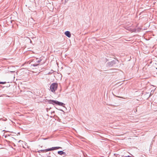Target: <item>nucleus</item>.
Here are the masks:
<instances>
[{"label": "nucleus", "instance_id": "2", "mask_svg": "<svg viewBox=\"0 0 157 157\" xmlns=\"http://www.w3.org/2000/svg\"><path fill=\"white\" fill-rule=\"evenodd\" d=\"M61 148L60 147H53L47 149L45 150H42L40 151L43 152H45L48 151H50L54 150H56V149H59V148Z\"/></svg>", "mask_w": 157, "mask_h": 157}, {"label": "nucleus", "instance_id": "1", "mask_svg": "<svg viewBox=\"0 0 157 157\" xmlns=\"http://www.w3.org/2000/svg\"><path fill=\"white\" fill-rule=\"evenodd\" d=\"M58 87V84L56 83H52L50 87V89L52 92H54L57 90Z\"/></svg>", "mask_w": 157, "mask_h": 157}, {"label": "nucleus", "instance_id": "5", "mask_svg": "<svg viewBox=\"0 0 157 157\" xmlns=\"http://www.w3.org/2000/svg\"><path fill=\"white\" fill-rule=\"evenodd\" d=\"M58 153L60 155H62L65 154V152L62 151H59L58 152Z\"/></svg>", "mask_w": 157, "mask_h": 157}, {"label": "nucleus", "instance_id": "4", "mask_svg": "<svg viewBox=\"0 0 157 157\" xmlns=\"http://www.w3.org/2000/svg\"><path fill=\"white\" fill-rule=\"evenodd\" d=\"M65 34L68 37L70 38L71 37V34L70 32L69 31H66L65 32Z\"/></svg>", "mask_w": 157, "mask_h": 157}, {"label": "nucleus", "instance_id": "11", "mask_svg": "<svg viewBox=\"0 0 157 157\" xmlns=\"http://www.w3.org/2000/svg\"><path fill=\"white\" fill-rule=\"evenodd\" d=\"M152 90L151 91V94L152 93Z\"/></svg>", "mask_w": 157, "mask_h": 157}, {"label": "nucleus", "instance_id": "13", "mask_svg": "<svg viewBox=\"0 0 157 157\" xmlns=\"http://www.w3.org/2000/svg\"><path fill=\"white\" fill-rule=\"evenodd\" d=\"M124 157H127V156H124Z\"/></svg>", "mask_w": 157, "mask_h": 157}, {"label": "nucleus", "instance_id": "8", "mask_svg": "<svg viewBox=\"0 0 157 157\" xmlns=\"http://www.w3.org/2000/svg\"><path fill=\"white\" fill-rule=\"evenodd\" d=\"M21 142H23L24 143V144H25V142H23V141L21 140H20L18 141V143H20Z\"/></svg>", "mask_w": 157, "mask_h": 157}, {"label": "nucleus", "instance_id": "10", "mask_svg": "<svg viewBox=\"0 0 157 157\" xmlns=\"http://www.w3.org/2000/svg\"><path fill=\"white\" fill-rule=\"evenodd\" d=\"M41 60H39L37 61V62H38V63H39V62H40Z\"/></svg>", "mask_w": 157, "mask_h": 157}, {"label": "nucleus", "instance_id": "14", "mask_svg": "<svg viewBox=\"0 0 157 157\" xmlns=\"http://www.w3.org/2000/svg\"><path fill=\"white\" fill-rule=\"evenodd\" d=\"M156 69H157V67H156Z\"/></svg>", "mask_w": 157, "mask_h": 157}, {"label": "nucleus", "instance_id": "12", "mask_svg": "<svg viewBox=\"0 0 157 157\" xmlns=\"http://www.w3.org/2000/svg\"><path fill=\"white\" fill-rule=\"evenodd\" d=\"M30 43H32V41L31 40H30Z\"/></svg>", "mask_w": 157, "mask_h": 157}, {"label": "nucleus", "instance_id": "3", "mask_svg": "<svg viewBox=\"0 0 157 157\" xmlns=\"http://www.w3.org/2000/svg\"><path fill=\"white\" fill-rule=\"evenodd\" d=\"M49 102L50 104H52L54 105V103L56 104L59 105L61 106H63L64 104L63 103L61 102H59L57 101L50 100L49 101Z\"/></svg>", "mask_w": 157, "mask_h": 157}, {"label": "nucleus", "instance_id": "6", "mask_svg": "<svg viewBox=\"0 0 157 157\" xmlns=\"http://www.w3.org/2000/svg\"><path fill=\"white\" fill-rule=\"evenodd\" d=\"M128 30H129V31H131L132 32H133L135 31L134 29H128Z\"/></svg>", "mask_w": 157, "mask_h": 157}, {"label": "nucleus", "instance_id": "9", "mask_svg": "<svg viewBox=\"0 0 157 157\" xmlns=\"http://www.w3.org/2000/svg\"><path fill=\"white\" fill-rule=\"evenodd\" d=\"M38 65V64H33L32 65H33V66L35 67V66H37Z\"/></svg>", "mask_w": 157, "mask_h": 157}, {"label": "nucleus", "instance_id": "7", "mask_svg": "<svg viewBox=\"0 0 157 157\" xmlns=\"http://www.w3.org/2000/svg\"><path fill=\"white\" fill-rule=\"evenodd\" d=\"M6 83L5 82H0V84H3Z\"/></svg>", "mask_w": 157, "mask_h": 157}]
</instances>
